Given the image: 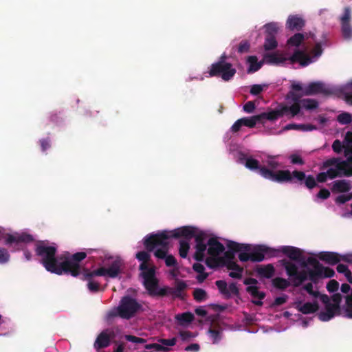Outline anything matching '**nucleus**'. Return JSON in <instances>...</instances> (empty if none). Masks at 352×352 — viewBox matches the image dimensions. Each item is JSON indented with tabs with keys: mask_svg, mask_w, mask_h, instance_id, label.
<instances>
[{
	"mask_svg": "<svg viewBox=\"0 0 352 352\" xmlns=\"http://www.w3.org/2000/svg\"><path fill=\"white\" fill-rule=\"evenodd\" d=\"M192 296L197 302H202L206 300L208 298L207 292L201 288L195 289L192 293Z\"/></svg>",
	"mask_w": 352,
	"mask_h": 352,
	"instance_id": "nucleus-45",
	"label": "nucleus"
},
{
	"mask_svg": "<svg viewBox=\"0 0 352 352\" xmlns=\"http://www.w3.org/2000/svg\"><path fill=\"white\" fill-rule=\"evenodd\" d=\"M302 107L307 110L316 109L318 107V102L315 99L305 98L301 101Z\"/></svg>",
	"mask_w": 352,
	"mask_h": 352,
	"instance_id": "nucleus-44",
	"label": "nucleus"
},
{
	"mask_svg": "<svg viewBox=\"0 0 352 352\" xmlns=\"http://www.w3.org/2000/svg\"><path fill=\"white\" fill-rule=\"evenodd\" d=\"M221 266H225L229 270L240 271L241 267L236 263V261H226V262H219Z\"/></svg>",
	"mask_w": 352,
	"mask_h": 352,
	"instance_id": "nucleus-52",
	"label": "nucleus"
},
{
	"mask_svg": "<svg viewBox=\"0 0 352 352\" xmlns=\"http://www.w3.org/2000/svg\"><path fill=\"white\" fill-rule=\"evenodd\" d=\"M140 311H143L142 305L136 299L130 296H124L121 298L116 310L109 313V317L119 316L121 318L129 320Z\"/></svg>",
	"mask_w": 352,
	"mask_h": 352,
	"instance_id": "nucleus-4",
	"label": "nucleus"
},
{
	"mask_svg": "<svg viewBox=\"0 0 352 352\" xmlns=\"http://www.w3.org/2000/svg\"><path fill=\"white\" fill-rule=\"evenodd\" d=\"M344 99L349 104L352 105V81L348 82L342 90Z\"/></svg>",
	"mask_w": 352,
	"mask_h": 352,
	"instance_id": "nucleus-38",
	"label": "nucleus"
},
{
	"mask_svg": "<svg viewBox=\"0 0 352 352\" xmlns=\"http://www.w3.org/2000/svg\"><path fill=\"white\" fill-rule=\"evenodd\" d=\"M175 319L181 325L190 323L194 320V315L190 312H185L175 316Z\"/></svg>",
	"mask_w": 352,
	"mask_h": 352,
	"instance_id": "nucleus-33",
	"label": "nucleus"
},
{
	"mask_svg": "<svg viewBox=\"0 0 352 352\" xmlns=\"http://www.w3.org/2000/svg\"><path fill=\"white\" fill-rule=\"evenodd\" d=\"M338 288L339 283L334 279L329 280L327 285V289L330 293L336 292L338 289Z\"/></svg>",
	"mask_w": 352,
	"mask_h": 352,
	"instance_id": "nucleus-57",
	"label": "nucleus"
},
{
	"mask_svg": "<svg viewBox=\"0 0 352 352\" xmlns=\"http://www.w3.org/2000/svg\"><path fill=\"white\" fill-rule=\"evenodd\" d=\"M296 309L303 314H310L316 313L319 309V305L317 301L313 302H305L303 305L298 302L296 305Z\"/></svg>",
	"mask_w": 352,
	"mask_h": 352,
	"instance_id": "nucleus-24",
	"label": "nucleus"
},
{
	"mask_svg": "<svg viewBox=\"0 0 352 352\" xmlns=\"http://www.w3.org/2000/svg\"><path fill=\"white\" fill-rule=\"evenodd\" d=\"M331 299L333 303H331L330 306L337 309L338 311H341L340 302L342 299V295L340 293H336L331 296Z\"/></svg>",
	"mask_w": 352,
	"mask_h": 352,
	"instance_id": "nucleus-49",
	"label": "nucleus"
},
{
	"mask_svg": "<svg viewBox=\"0 0 352 352\" xmlns=\"http://www.w3.org/2000/svg\"><path fill=\"white\" fill-rule=\"evenodd\" d=\"M240 120L241 121L243 126H245L250 128H253L255 126L256 123L261 122L260 116H258V115H256L250 118H240Z\"/></svg>",
	"mask_w": 352,
	"mask_h": 352,
	"instance_id": "nucleus-37",
	"label": "nucleus"
},
{
	"mask_svg": "<svg viewBox=\"0 0 352 352\" xmlns=\"http://www.w3.org/2000/svg\"><path fill=\"white\" fill-rule=\"evenodd\" d=\"M82 270L83 271V278L87 279L89 278H94V276H107V268L101 267L97 270L90 271L88 268L82 265Z\"/></svg>",
	"mask_w": 352,
	"mask_h": 352,
	"instance_id": "nucleus-30",
	"label": "nucleus"
},
{
	"mask_svg": "<svg viewBox=\"0 0 352 352\" xmlns=\"http://www.w3.org/2000/svg\"><path fill=\"white\" fill-rule=\"evenodd\" d=\"M236 72L231 63H223L221 61L212 63L208 71L210 76H221L225 81L232 79Z\"/></svg>",
	"mask_w": 352,
	"mask_h": 352,
	"instance_id": "nucleus-9",
	"label": "nucleus"
},
{
	"mask_svg": "<svg viewBox=\"0 0 352 352\" xmlns=\"http://www.w3.org/2000/svg\"><path fill=\"white\" fill-rule=\"evenodd\" d=\"M330 192L327 188L321 189L316 195V197L321 199H327L330 197Z\"/></svg>",
	"mask_w": 352,
	"mask_h": 352,
	"instance_id": "nucleus-63",
	"label": "nucleus"
},
{
	"mask_svg": "<svg viewBox=\"0 0 352 352\" xmlns=\"http://www.w3.org/2000/svg\"><path fill=\"white\" fill-rule=\"evenodd\" d=\"M333 151L339 154L344 151V156L346 158L352 157V131H347L343 142L336 140L332 144Z\"/></svg>",
	"mask_w": 352,
	"mask_h": 352,
	"instance_id": "nucleus-13",
	"label": "nucleus"
},
{
	"mask_svg": "<svg viewBox=\"0 0 352 352\" xmlns=\"http://www.w3.org/2000/svg\"><path fill=\"white\" fill-rule=\"evenodd\" d=\"M170 231L172 232V236L173 238L177 239L183 237L186 239H189L190 241L192 238H195L196 243L195 245L206 244L204 242L206 238L205 234L203 232L197 234L196 228L193 227L184 226Z\"/></svg>",
	"mask_w": 352,
	"mask_h": 352,
	"instance_id": "nucleus-10",
	"label": "nucleus"
},
{
	"mask_svg": "<svg viewBox=\"0 0 352 352\" xmlns=\"http://www.w3.org/2000/svg\"><path fill=\"white\" fill-rule=\"evenodd\" d=\"M351 289V294L345 296V305L344 307V316L352 319V288L347 283L341 285L340 290L344 294H348Z\"/></svg>",
	"mask_w": 352,
	"mask_h": 352,
	"instance_id": "nucleus-18",
	"label": "nucleus"
},
{
	"mask_svg": "<svg viewBox=\"0 0 352 352\" xmlns=\"http://www.w3.org/2000/svg\"><path fill=\"white\" fill-rule=\"evenodd\" d=\"M189 241V239H186L185 238L179 241V256L183 258L187 257L190 249Z\"/></svg>",
	"mask_w": 352,
	"mask_h": 352,
	"instance_id": "nucleus-36",
	"label": "nucleus"
},
{
	"mask_svg": "<svg viewBox=\"0 0 352 352\" xmlns=\"http://www.w3.org/2000/svg\"><path fill=\"white\" fill-rule=\"evenodd\" d=\"M320 260L327 264L334 265L340 261V255L334 252H321L318 254Z\"/></svg>",
	"mask_w": 352,
	"mask_h": 352,
	"instance_id": "nucleus-22",
	"label": "nucleus"
},
{
	"mask_svg": "<svg viewBox=\"0 0 352 352\" xmlns=\"http://www.w3.org/2000/svg\"><path fill=\"white\" fill-rule=\"evenodd\" d=\"M111 342V336L107 333V331H102L97 337L94 347L97 349L107 347Z\"/></svg>",
	"mask_w": 352,
	"mask_h": 352,
	"instance_id": "nucleus-26",
	"label": "nucleus"
},
{
	"mask_svg": "<svg viewBox=\"0 0 352 352\" xmlns=\"http://www.w3.org/2000/svg\"><path fill=\"white\" fill-rule=\"evenodd\" d=\"M289 60L291 63H299L302 67H306L311 63V57L304 51L296 50L293 54L287 58L282 54L276 53H268L264 55L263 60L270 65H279L284 63L286 60Z\"/></svg>",
	"mask_w": 352,
	"mask_h": 352,
	"instance_id": "nucleus-5",
	"label": "nucleus"
},
{
	"mask_svg": "<svg viewBox=\"0 0 352 352\" xmlns=\"http://www.w3.org/2000/svg\"><path fill=\"white\" fill-rule=\"evenodd\" d=\"M307 263L313 267V270L309 271V280L315 284L318 283L320 278H331L335 275L333 269L324 267L316 258L308 257Z\"/></svg>",
	"mask_w": 352,
	"mask_h": 352,
	"instance_id": "nucleus-8",
	"label": "nucleus"
},
{
	"mask_svg": "<svg viewBox=\"0 0 352 352\" xmlns=\"http://www.w3.org/2000/svg\"><path fill=\"white\" fill-rule=\"evenodd\" d=\"M349 201H350V197H349L348 195H339L335 199V202L338 205L344 204Z\"/></svg>",
	"mask_w": 352,
	"mask_h": 352,
	"instance_id": "nucleus-64",
	"label": "nucleus"
},
{
	"mask_svg": "<svg viewBox=\"0 0 352 352\" xmlns=\"http://www.w3.org/2000/svg\"><path fill=\"white\" fill-rule=\"evenodd\" d=\"M122 265V261L120 259L117 258L114 260L110 266L107 268V276L113 278L117 277L121 272V267Z\"/></svg>",
	"mask_w": 352,
	"mask_h": 352,
	"instance_id": "nucleus-31",
	"label": "nucleus"
},
{
	"mask_svg": "<svg viewBox=\"0 0 352 352\" xmlns=\"http://www.w3.org/2000/svg\"><path fill=\"white\" fill-rule=\"evenodd\" d=\"M126 340L137 344H144L146 342V340L144 338L136 337L133 335H126L124 336Z\"/></svg>",
	"mask_w": 352,
	"mask_h": 352,
	"instance_id": "nucleus-56",
	"label": "nucleus"
},
{
	"mask_svg": "<svg viewBox=\"0 0 352 352\" xmlns=\"http://www.w3.org/2000/svg\"><path fill=\"white\" fill-rule=\"evenodd\" d=\"M144 348L148 350H153L157 352H167L170 351V349L162 346L160 344L158 343H153V344H148L144 346Z\"/></svg>",
	"mask_w": 352,
	"mask_h": 352,
	"instance_id": "nucleus-48",
	"label": "nucleus"
},
{
	"mask_svg": "<svg viewBox=\"0 0 352 352\" xmlns=\"http://www.w3.org/2000/svg\"><path fill=\"white\" fill-rule=\"evenodd\" d=\"M227 247L228 250L224 252L223 256L218 258V262L234 261L235 252L250 250L248 245L239 243L232 241H228Z\"/></svg>",
	"mask_w": 352,
	"mask_h": 352,
	"instance_id": "nucleus-16",
	"label": "nucleus"
},
{
	"mask_svg": "<svg viewBox=\"0 0 352 352\" xmlns=\"http://www.w3.org/2000/svg\"><path fill=\"white\" fill-rule=\"evenodd\" d=\"M278 252V249L272 248L265 245H259L251 252V261L261 262L265 259V256L269 258L277 256Z\"/></svg>",
	"mask_w": 352,
	"mask_h": 352,
	"instance_id": "nucleus-14",
	"label": "nucleus"
},
{
	"mask_svg": "<svg viewBox=\"0 0 352 352\" xmlns=\"http://www.w3.org/2000/svg\"><path fill=\"white\" fill-rule=\"evenodd\" d=\"M250 48V43L247 40H243L240 42L238 48L237 52L240 54L246 53L248 52Z\"/></svg>",
	"mask_w": 352,
	"mask_h": 352,
	"instance_id": "nucleus-53",
	"label": "nucleus"
},
{
	"mask_svg": "<svg viewBox=\"0 0 352 352\" xmlns=\"http://www.w3.org/2000/svg\"><path fill=\"white\" fill-rule=\"evenodd\" d=\"M215 285L218 287L221 294L229 296V290L228 289L227 283L225 280H219L215 282Z\"/></svg>",
	"mask_w": 352,
	"mask_h": 352,
	"instance_id": "nucleus-51",
	"label": "nucleus"
},
{
	"mask_svg": "<svg viewBox=\"0 0 352 352\" xmlns=\"http://www.w3.org/2000/svg\"><path fill=\"white\" fill-rule=\"evenodd\" d=\"M264 87H267V85H253L251 87L250 92L252 95L256 96L260 94L263 91Z\"/></svg>",
	"mask_w": 352,
	"mask_h": 352,
	"instance_id": "nucleus-58",
	"label": "nucleus"
},
{
	"mask_svg": "<svg viewBox=\"0 0 352 352\" xmlns=\"http://www.w3.org/2000/svg\"><path fill=\"white\" fill-rule=\"evenodd\" d=\"M10 260L8 251L3 248H0V264H4Z\"/></svg>",
	"mask_w": 352,
	"mask_h": 352,
	"instance_id": "nucleus-55",
	"label": "nucleus"
},
{
	"mask_svg": "<svg viewBox=\"0 0 352 352\" xmlns=\"http://www.w3.org/2000/svg\"><path fill=\"white\" fill-rule=\"evenodd\" d=\"M187 287L188 285L184 280L177 279L174 288L164 286L157 292V296L164 297L170 295L173 298L183 299V292Z\"/></svg>",
	"mask_w": 352,
	"mask_h": 352,
	"instance_id": "nucleus-12",
	"label": "nucleus"
},
{
	"mask_svg": "<svg viewBox=\"0 0 352 352\" xmlns=\"http://www.w3.org/2000/svg\"><path fill=\"white\" fill-rule=\"evenodd\" d=\"M337 120L341 124H347L352 122V118L350 113L344 112L338 116Z\"/></svg>",
	"mask_w": 352,
	"mask_h": 352,
	"instance_id": "nucleus-50",
	"label": "nucleus"
},
{
	"mask_svg": "<svg viewBox=\"0 0 352 352\" xmlns=\"http://www.w3.org/2000/svg\"><path fill=\"white\" fill-rule=\"evenodd\" d=\"M305 39V36L302 33H296L291 36L288 41L287 44L290 46L298 47Z\"/></svg>",
	"mask_w": 352,
	"mask_h": 352,
	"instance_id": "nucleus-40",
	"label": "nucleus"
},
{
	"mask_svg": "<svg viewBox=\"0 0 352 352\" xmlns=\"http://www.w3.org/2000/svg\"><path fill=\"white\" fill-rule=\"evenodd\" d=\"M289 159L291 161V163L292 164H299V165H303L305 164L304 160L302 159V157L296 154H292L289 156Z\"/></svg>",
	"mask_w": 352,
	"mask_h": 352,
	"instance_id": "nucleus-61",
	"label": "nucleus"
},
{
	"mask_svg": "<svg viewBox=\"0 0 352 352\" xmlns=\"http://www.w3.org/2000/svg\"><path fill=\"white\" fill-rule=\"evenodd\" d=\"M302 104L299 102H293L291 106L282 105L283 113H290L292 117L296 116L300 113Z\"/></svg>",
	"mask_w": 352,
	"mask_h": 352,
	"instance_id": "nucleus-32",
	"label": "nucleus"
},
{
	"mask_svg": "<svg viewBox=\"0 0 352 352\" xmlns=\"http://www.w3.org/2000/svg\"><path fill=\"white\" fill-rule=\"evenodd\" d=\"M159 342L162 344V346H173L175 345L177 339L176 338H173L171 339H160Z\"/></svg>",
	"mask_w": 352,
	"mask_h": 352,
	"instance_id": "nucleus-62",
	"label": "nucleus"
},
{
	"mask_svg": "<svg viewBox=\"0 0 352 352\" xmlns=\"http://www.w3.org/2000/svg\"><path fill=\"white\" fill-rule=\"evenodd\" d=\"M245 167L252 170H258V173L265 179L278 183L302 184L308 189H313L316 187V183L311 175H306L305 172L295 170L291 172L289 170H279L273 171L265 166H260L259 162L252 157L246 160Z\"/></svg>",
	"mask_w": 352,
	"mask_h": 352,
	"instance_id": "nucleus-2",
	"label": "nucleus"
},
{
	"mask_svg": "<svg viewBox=\"0 0 352 352\" xmlns=\"http://www.w3.org/2000/svg\"><path fill=\"white\" fill-rule=\"evenodd\" d=\"M170 238H173L172 232L163 230L146 235L143 239V244L148 252H154L156 258L164 260L167 267H176V258L172 254H168L170 249L168 240Z\"/></svg>",
	"mask_w": 352,
	"mask_h": 352,
	"instance_id": "nucleus-3",
	"label": "nucleus"
},
{
	"mask_svg": "<svg viewBox=\"0 0 352 352\" xmlns=\"http://www.w3.org/2000/svg\"><path fill=\"white\" fill-rule=\"evenodd\" d=\"M305 25V20L298 15H290L286 22L287 28L292 31H299L302 30Z\"/></svg>",
	"mask_w": 352,
	"mask_h": 352,
	"instance_id": "nucleus-21",
	"label": "nucleus"
},
{
	"mask_svg": "<svg viewBox=\"0 0 352 352\" xmlns=\"http://www.w3.org/2000/svg\"><path fill=\"white\" fill-rule=\"evenodd\" d=\"M277 45L278 43L276 36H266L263 45L266 51L274 50Z\"/></svg>",
	"mask_w": 352,
	"mask_h": 352,
	"instance_id": "nucleus-43",
	"label": "nucleus"
},
{
	"mask_svg": "<svg viewBox=\"0 0 352 352\" xmlns=\"http://www.w3.org/2000/svg\"><path fill=\"white\" fill-rule=\"evenodd\" d=\"M248 62L250 63L248 68V73H253L257 72L262 67L263 63L258 62V58L256 56H250L248 58Z\"/></svg>",
	"mask_w": 352,
	"mask_h": 352,
	"instance_id": "nucleus-35",
	"label": "nucleus"
},
{
	"mask_svg": "<svg viewBox=\"0 0 352 352\" xmlns=\"http://www.w3.org/2000/svg\"><path fill=\"white\" fill-rule=\"evenodd\" d=\"M279 250L284 254L288 256V258L294 261L300 262L301 266L306 267L308 264L307 261H304L302 256V252L300 249L294 246H282Z\"/></svg>",
	"mask_w": 352,
	"mask_h": 352,
	"instance_id": "nucleus-17",
	"label": "nucleus"
},
{
	"mask_svg": "<svg viewBox=\"0 0 352 352\" xmlns=\"http://www.w3.org/2000/svg\"><path fill=\"white\" fill-rule=\"evenodd\" d=\"M338 165L337 167L329 168L326 172L329 179H333L342 176H352V157L342 160Z\"/></svg>",
	"mask_w": 352,
	"mask_h": 352,
	"instance_id": "nucleus-11",
	"label": "nucleus"
},
{
	"mask_svg": "<svg viewBox=\"0 0 352 352\" xmlns=\"http://www.w3.org/2000/svg\"><path fill=\"white\" fill-rule=\"evenodd\" d=\"M256 272L261 277L271 278L275 274V268L272 264L258 265L256 268Z\"/></svg>",
	"mask_w": 352,
	"mask_h": 352,
	"instance_id": "nucleus-25",
	"label": "nucleus"
},
{
	"mask_svg": "<svg viewBox=\"0 0 352 352\" xmlns=\"http://www.w3.org/2000/svg\"><path fill=\"white\" fill-rule=\"evenodd\" d=\"M80 262H78L79 267V274L77 277H79L80 280L84 281H87V288L88 289L93 293H96L100 290V283L94 280V278H89L87 279L83 278V271L82 270V265L80 264Z\"/></svg>",
	"mask_w": 352,
	"mask_h": 352,
	"instance_id": "nucleus-27",
	"label": "nucleus"
},
{
	"mask_svg": "<svg viewBox=\"0 0 352 352\" xmlns=\"http://www.w3.org/2000/svg\"><path fill=\"white\" fill-rule=\"evenodd\" d=\"M272 283L275 288L280 290H285L290 285V282L288 280L281 277L273 278Z\"/></svg>",
	"mask_w": 352,
	"mask_h": 352,
	"instance_id": "nucleus-34",
	"label": "nucleus"
},
{
	"mask_svg": "<svg viewBox=\"0 0 352 352\" xmlns=\"http://www.w3.org/2000/svg\"><path fill=\"white\" fill-rule=\"evenodd\" d=\"M35 252L41 258V263L47 272L57 275L69 274L73 277H77L79 274L78 262L87 257L85 252H78L60 256L61 261L58 262L56 256L57 248L49 245L45 241H39L36 244Z\"/></svg>",
	"mask_w": 352,
	"mask_h": 352,
	"instance_id": "nucleus-1",
	"label": "nucleus"
},
{
	"mask_svg": "<svg viewBox=\"0 0 352 352\" xmlns=\"http://www.w3.org/2000/svg\"><path fill=\"white\" fill-rule=\"evenodd\" d=\"M288 299V296L286 294H283L281 296L277 297L275 298L274 301L272 303L273 307L280 306L287 302Z\"/></svg>",
	"mask_w": 352,
	"mask_h": 352,
	"instance_id": "nucleus-60",
	"label": "nucleus"
},
{
	"mask_svg": "<svg viewBox=\"0 0 352 352\" xmlns=\"http://www.w3.org/2000/svg\"><path fill=\"white\" fill-rule=\"evenodd\" d=\"M149 252H148L147 250L146 251L138 252L135 255V258L139 261H141V263H144L145 265H150L151 255Z\"/></svg>",
	"mask_w": 352,
	"mask_h": 352,
	"instance_id": "nucleus-46",
	"label": "nucleus"
},
{
	"mask_svg": "<svg viewBox=\"0 0 352 352\" xmlns=\"http://www.w3.org/2000/svg\"><path fill=\"white\" fill-rule=\"evenodd\" d=\"M208 333L212 340L213 344H217L221 340L222 330L220 328H210Z\"/></svg>",
	"mask_w": 352,
	"mask_h": 352,
	"instance_id": "nucleus-41",
	"label": "nucleus"
},
{
	"mask_svg": "<svg viewBox=\"0 0 352 352\" xmlns=\"http://www.w3.org/2000/svg\"><path fill=\"white\" fill-rule=\"evenodd\" d=\"M208 254L212 257H216L225 250L223 245L216 238L212 237L208 240Z\"/></svg>",
	"mask_w": 352,
	"mask_h": 352,
	"instance_id": "nucleus-20",
	"label": "nucleus"
},
{
	"mask_svg": "<svg viewBox=\"0 0 352 352\" xmlns=\"http://www.w3.org/2000/svg\"><path fill=\"white\" fill-rule=\"evenodd\" d=\"M266 36H276L278 30L276 23H269L265 25Z\"/></svg>",
	"mask_w": 352,
	"mask_h": 352,
	"instance_id": "nucleus-47",
	"label": "nucleus"
},
{
	"mask_svg": "<svg viewBox=\"0 0 352 352\" xmlns=\"http://www.w3.org/2000/svg\"><path fill=\"white\" fill-rule=\"evenodd\" d=\"M352 186L350 182L345 179L336 180L332 183L331 188L333 193L347 192L351 189Z\"/></svg>",
	"mask_w": 352,
	"mask_h": 352,
	"instance_id": "nucleus-23",
	"label": "nucleus"
},
{
	"mask_svg": "<svg viewBox=\"0 0 352 352\" xmlns=\"http://www.w3.org/2000/svg\"><path fill=\"white\" fill-rule=\"evenodd\" d=\"M352 10L349 6L344 8L343 14L340 17L341 32L342 36L346 40L352 38Z\"/></svg>",
	"mask_w": 352,
	"mask_h": 352,
	"instance_id": "nucleus-15",
	"label": "nucleus"
},
{
	"mask_svg": "<svg viewBox=\"0 0 352 352\" xmlns=\"http://www.w3.org/2000/svg\"><path fill=\"white\" fill-rule=\"evenodd\" d=\"M139 270L141 271V276L143 278V284L148 294L151 296H157L160 290L159 280L156 278V269L154 265L140 263Z\"/></svg>",
	"mask_w": 352,
	"mask_h": 352,
	"instance_id": "nucleus-6",
	"label": "nucleus"
},
{
	"mask_svg": "<svg viewBox=\"0 0 352 352\" xmlns=\"http://www.w3.org/2000/svg\"><path fill=\"white\" fill-rule=\"evenodd\" d=\"M302 94H298L293 91H290L288 94H287V98H290L292 100V101L293 102H299V103H301V101L302 99H301V97H302Z\"/></svg>",
	"mask_w": 352,
	"mask_h": 352,
	"instance_id": "nucleus-59",
	"label": "nucleus"
},
{
	"mask_svg": "<svg viewBox=\"0 0 352 352\" xmlns=\"http://www.w3.org/2000/svg\"><path fill=\"white\" fill-rule=\"evenodd\" d=\"M246 292L249 293L253 298H257L259 300H263L265 297V293L258 291L257 286H248Z\"/></svg>",
	"mask_w": 352,
	"mask_h": 352,
	"instance_id": "nucleus-42",
	"label": "nucleus"
},
{
	"mask_svg": "<svg viewBox=\"0 0 352 352\" xmlns=\"http://www.w3.org/2000/svg\"><path fill=\"white\" fill-rule=\"evenodd\" d=\"M196 251L194 254L193 258L197 261H203L205 257V252L207 249V243L204 245H195Z\"/></svg>",
	"mask_w": 352,
	"mask_h": 352,
	"instance_id": "nucleus-39",
	"label": "nucleus"
},
{
	"mask_svg": "<svg viewBox=\"0 0 352 352\" xmlns=\"http://www.w3.org/2000/svg\"><path fill=\"white\" fill-rule=\"evenodd\" d=\"M280 265L285 270L287 275L289 277L294 287H299L302 283L309 279V271L313 269L299 271L298 266L287 259L279 261Z\"/></svg>",
	"mask_w": 352,
	"mask_h": 352,
	"instance_id": "nucleus-7",
	"label": "nucleus"
},
{
	"mask_svg": "<svg viewBox=\"0 0 352 352\" xmlns=\"http://www.w3.org/2000/svg\"><path fill=\"white\" fill-rule=\"evenodd\" d=\"M340 311H338L337 309L331 307L330 305H329L325 307L324 311H320L318 314V317L320 320H321L322 322H327V321L330 320L335 316L340 315Z\"/></svg>",
	"mask_w": 352,
	"mask_h": 352,
	"instance_id": "nucleus-28",
	"label": "nucleus"
},
{
	"mask_svg": "<svg viewBox=\"0 0 352 352\" xmlns=\"http://www.w3.org/2000/svg\"><path fill=\"white\" fill-rule=\"evenodd\" d=\"M317 94H329L330 91L320 82H311L303 90V95L305 96H312Z\"/></svg>",
	"mask_w": 352,
	"mask_h": 352,
	"instance_id": "nucleus-19",
	"label": "nucleus"
},
{
	"mask_svg": "<svg viewBox=\"0 0 352 352\" xmlns=\"http://www.w3.org/2000/svg\"><path fill=\"white\" fill-rule=\"evenodd\" d=\"M342 160H341L339 157L330 158L323 162V167L327 168L331 166L337 167L338 166V164L342 162Z\"/></svg>",
	"mask_w": 352,
	"mask_h": 352,
	"instance_id": "nucleus-54",
	"label": "nucleus"
},
{
	"mask_svg": "<svg viewBox=\"0 0 352 352\" xmlns=\"http://www.w3.org/2000/svg\"><path fill=\"white\" fill-rule=\"evenodd\" d=\"M283 111L282 109V106L280 107L279 109L271 111L270 112H264L258 115L260 116L261 122H263L264 119L274 121L278 119L279 118L283 116Z\"/></svg>",
	"mask_w": 352,
	"mask_h": 352,
	"instance_id": "nucleus-29",
	"label": "nucleus"
}]
</instances>
